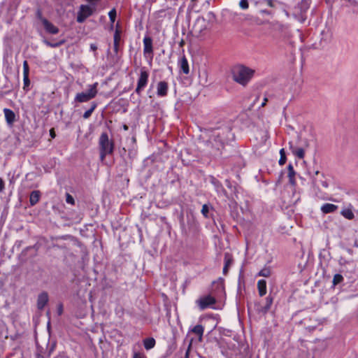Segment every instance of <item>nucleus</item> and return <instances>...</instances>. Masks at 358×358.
<instances>
[{"label":"nucleus","instance_id":"f257e3e1","mask_svg":"<svg viewBox=\"0 0 358 358\" xmlns=\"http://www.w3.org/2000/svg\"><path fill=\"white\" fill-rule=\"evenodd\" d=\"M234 139V134L229 127H225L213 131L206 145L209 147L210 153L213 155H218L224 148V144Z\"/></svg>","mask_w":358,"mask_h":358},{"label":"nucleus","instance_id":"f03ea898","mask_svg":"<svg viewBox=\"0 0 358 358\" xmlns=\"http://www.w3.org/2000/svg\"><path fill=\"white\" fill-rule=\"evenodd\" d=\"M255 71L243 65H237L232 69L233 80L245 86L253 77Z\"/></svg>","mask_w":358,"mask_h":358},{"label":"nucleus","instance_id":"7ed1b4c3","mask_svg":"<svg viewBox=\"0 0 358 358\" xmlns=\"http://www.w3.org/2000/svg\"><path fill=\"white\" fill-rule=\"evenodd\" d=\"M100 160L103 162L107 155H111L114 150V143L110 140L106 132H103L99 139Z\"/></svg>","mask_w":358,"mask_h":358},{"label":"nucleus","instance_id":"20e7f679","mask_svg":"<svg viewBox=\"0 0 358 358\" xmlns=\"http://www.w3.org/2000/svg\"><path fill=\"white\" fill-rule=\"evenodd\" d=\"M98 83L90 85L87 91L76 94L74 101L78 103H85L96 97L98 93Z\"/></svg>","mask_w":358,"mask_h":358},{"label":"nucleus","instance_id":"39448f33","mask_svg":"<svg viewBox=\"0 0 358 358\" xmlns=\"http://www.w3.org/2000/svg\"><path fill=\"white\" fill-rule=\"evenodd\" d=\"M310 7L309 0H301L295 7L293 12L294 17L300 22L306 20V12Z\"/></svg>","mask_w":358,"mask_h":358},{"label":"nucleus","instance_id":"423d86ee","mask_svg":"<svg viewBox=\"0 0 358 358\" xmlns=\"http://www.w3.org/2000/svg\"><path fill=\"white\" fill-rule=\"evenodd\" d=\"M208 29V22L204 19V17H198L192 28V31L197 36H200L204 34V31Z\"/></svg>","mask_w":358,"mask_h":358},{"label":"nucleus","instance_id":"0eeeda50","mask_svg":"<svg viewBox=\"0 0 358 358\" xmlns=\"http://www.w3.org/2000/svg\"><path fill=\"white\" fill-rule=\"evenodd\" d=\"M149 73L144 69H141L140 76L138 79L137 86L135 92L138 94H141V92L146 87L148 82Z\"/></svg>","mask_w":358,"mask_h":358},{"label":"nucleus","instance_id":"6e6552de","mask_svg":"<svg viewBox=\"0 0 358 358\" xmlns=\"http://www.w3.org/2000/svg\"><path fill=\"white\" fill-rule=\"evenodd\" d=\"M196 303L199 306L200 310H203L214 305L216 303V299L210 295H206L199 298L196 300Z\"/></svg>","mask_w":358,"mask_h":358},{"label":"nucleus","instance_id":"1a4fd4ad","mask_svg":"<svg viewBox=\"0 0 358 358\" xmlns=\"http://www.w3.org/2000/svg\"><path fill=\"white\" fill-rule=\"evenodd\" d=\"M93 13L92 8L88 5H81L80 11L78 13L77 22L79 23L83 22L88 17Z\"/></svg>","mask_w":358,"mask_h":358},{"label":"nucleus","instance_id":"9d476101","mask_svg":"<svg viewBox=\"0 0 358 358\" xmlns=\"http://www.w3.org/2000/svg\"><path fill=\"white\" fill-rule=\"evenodd\" d=\"M273 298L271 295H268L266 298V303L264 306H261L259 303H255L256 310L260 313H266L271 308V306L273 303Z\"/></svg>","mask_w":358,"mask_h":358},{"label":"nucleus","instance_id":"9b49d317","mask_svg":"<svg viewBox=\"0 0 358 358\" xmlns=\"http://www.w3.org/2000/svg\"><path fill=\"white\" fill-rule=\"evenodd\" d=\"M29 67L28 62L24 60L23 62V82H24V90H28L30 85V80L29 78Z\"/></svg>","mask_w":358,"mask_h":358},{"label":"nucleus","instance_id":"f8f14e48","mask_svg":"<svg viewBox=\"0 0 358 358\" xmlns=\"http://www.w3.org/2000/svg\"><path fill=\"white\" fill-rule=\"evenodd\" d=\"M169 91V85L165 81H160L157 85V94L158 96L164 97L167 95Z\"/></svg>","mask_w":358,"mask_h":358},{"label":"nucleus","instance_id":"ddd939ff","mask_svg":"<svg viewBox=\"0 0 358 358\" xmlns=\"http://www.w3.org/2000/svg\"><path fill=\"white\" fill-rule=\"evenodd\" d=\"M178 67L180 69V72H181L184 74H186V75L189 74V64H188L187 59L185 55H183L178 60Z\"/></svg>","mask_w":358,"mask_h":358},{"label":"nucleus","instance_id":"4468645a","mask_svg":"<svg viewBox=\"0 0 358 358\" xmlns=\"http://www.w3.org/2000/svg\"><path fill=\"white\" fill-rule=\"evenodd\" d=\"M48 302V294L47 292H43L41 293L37 299V308L38 310H43V308Z\"/></svg>","mask_w":358,"mask_h":358},{"label":"nucleus","instance_id":"2eb2a0df","mask_svg":"<svg viewBox=\"0 0 358 358\" xmlns=\"http://www.w3.org/2000/svg\"><path fill=\"white\" fill-rule=\"evenodd\" d=\"M143 53L145 55L147 54H152L153 48H152V39L149 36H145L143 38Z\"/></svg>","mask_w":358,"mask_h":358},{"label":"nucleus","instance_id":"dca6fc26","mask_svg":"<svg viewBox=\"0 0 358 358\" xmlns=\"http://www.w3.org/2000/svg\"><path fill=\"white\" fill-rule=\"evenodd\" d=\"M3 113H4L5 119H6L7 124L9 126H12L15 121V113L9 108H4Z\"/></svg>","mask_w":358,"mask_h":358},{"label":"nucleus","instance_id":"f3484780","mask_svg":"<svg viewBox=\"0 0 358 358\" xmlns=\"http://www.w3.org/2000/svg\"><path fill=\"white\" fill-rule=\"evenodd\" d=\"M43 25L45 31L49 34H57L59 32V29L48 20H43Z\"/></svg>","mask_w":358,"mask_h":358},{"label":"nucleus","instance_id":"a211bd4d","mask_svg":"<svg viewBox=\"0 0 358 358\" xmlns=\"http://www.w3.org/2000/svg\"><path fill=\"white\" fill-rule=\"evenodd\" d=\"M190 332L198 336L199 341H202L203 334L204 332V327L201 324H197L189 330Z\"/></svg>","mask_w":358,"mask_h":358},{"label":"nucleus","instance_id":"6ab92c4d","mask_svg":"<svg viewBox=\"0 0 358 358\" xmlns=\"http://www.w3.org/2000/svg\"><path fill=\"white\" fill-rule=\"evenodd\" d=\"M320 209L323 213L328 214L335 212L338 209V206L332 203H324Z\"/></svg>","mask_w":358,"mask_h":358},{"label":"nucleus","instance_id":"aec40b11","mask_svg":"<svg viewBox=\"0 0 358 358\" xmlns=\"http://www.w3.org/2000/svg\"><path fill=\"white\" fill-rule=\"evenodd\" d=\"M257 289L260 296L266 294V281L265 280H259L257 282Z\"/></svg>","mask_w":358,"mask_h":358},{"label":"nucleus","instance_id":"412c9836","mask_svg":"<svg viewBox=\"0 0 358 358\" xmlns=\"http://www.w3.org/2000/svg\"><path fill=\"white\" fill-rule=\"evenodd\" d=\"M40 196H41V193L39 191L35 190V191L31 192V193L30 194V196H29L30 205L32 206L36 205L38 202V201L40 199Z\"/></svg>","mask_w":358,"mask_h":358},{"label":"nucleus","instance_id":"4be33fe9","mask_svg":"<svg viewBox=\"0 0 358 358\" xmlns=\"http://www.w3.org/2000/svg\"><path fill=\"white\" fill-rule=\"evenodd\" d=\"M232 264L231 255L229 253L224 254V266L223 268V273L226 275L228 272L229 267Z\"/></svg>","mask_w":358,"mask_h":358},{"label":"nucleus","instance_id":"5701e85b","mask_svg":"<svg viewBox=\"0 0 358 358\" xmlns=\"http://www.w3.org/2000/svg\"><path fill=\"white\" fill-rule=\"evenodd\" d=\"M155 340L153 338H147L143 341V345L146 350H150L155 345Z\"/></svg>","mask_w":358,"mask_h":358},{"label":"nucleus","instance_id":"b1692460","mask_svg":"<svg viewBox=\"0 0 358 358\" xmlns=\"http://www.w3.org/2000/svg\"><path fill=\"white\" fill-rule=\"evenodd\" d=\"M290 148L293 152V154L296 156L299 159H303L304 157V150L303 148H296L292 146V145L290 144Z\"/></svg>","mask_w":358,"mask_h":358},{"label":"nucleus","instance_id":"393cba45","mask_svg":"<svg viewBox=\"0 0 358 358\" xmlns=\"http://www.w3.org/2000/svg\"><path fill=\"white\" fill-rule=\"evenodd\" d=\"M43 42L44 44H45L48 47H50V48H57V47H59L62 45L64 44L65 41L64 40H60V41H59L57 42L52 43V42H50V41H48L47 39H44L43 41Z\"/></svg>","mask_w":358,"mask_h":358},{"label":"nucleus","instance_id":"a878e982","mask_svg":"<svg viewBox=\"0 0 358 358\" xmlns=\"http://www.w3.org/2000/svg\"><path fill=\"white\" fill-rule=\"evenodd\" d=\"M341 214L348 220H352L354 218V213L351 208H344L341 210Z\"/></svg>","mask_w":358,"mask_h":358},{"label":"nucleus","instance_id":"bb28decb","mask_svg":"<svg viewBox=\"0 0 358 358\" xmlns=\"http://www.w3.org/2000/svg\"><path fill=\"white\" fill-rule=\"evenodd\" d=\"M97 107V103L96 102H92L91 103V107L90 109H88L87 110H86L84 113H83V118L84 119H88L92 114V113L94 112V110L96 109V108Z\"/></svg>","mask_w":358,"mask_h":358},{"label":"nucleus","instance_id":"cd10ccee","mask_svg":"<svg viewBox=\"0 0 358 358\" xmlns=\"http://www.w3.org/2000/svg\"><path fill=\"white\" fill-rule=\"evenodd\" d=\"M120 35L117 31H115L114 34V51L115 52H117L118 51V46H119V41H120Z\"/></svg>","mask_w":358,"mask_h":358},{"label":"nucleus","instance_id":"c85d7f7f","mask_svg":"<svg viewBox=\"0 0 358 358\" xmlns=\"http://www.w3.org/2000/svg\"><path fill=\"white\" fill-rule=\"evenodd\" d=\"M280 159H279V164L280 166H282L285 164L286 162V155H285V150L283 148H282L280 150Z\"/></svg>","mask_w":358,"mask_h":358},{"label":"nucleus","instance_id":"c756f323","mask_svg":"<svg viewBox=\"0 0 358 358\" xmlns=\"http://www.w3.org/2000/svg\"><path fill=\"white\" fill-rule=\"evenodd\" d=\"M271 275V271L269 268H264L259 273V276L269 277Z\"/></svg>","mask_w":358,"mask_h":358},{"label":"nucleus","instance_id":"7c9ffc66","mask_svg":"<svg viewBox=\"0 0 358 358\" xmlns=\"http://www.w3.org/2000/svg\"><path fill=\"white\" fill-rule=\"evenodd\" d=\"M343 280V277L341 274H336L333 278V284L336 285Z\"/></svg>","mask_w":358,"mask_h":358},{"label":"nucleus","instance_id":"2f4dec72","mask_svg":"<svg viewBox=\"0 0 358 358\" xmlns=\"http://www.w3.org/2000/svg\"><path fill=\"white\" fill-rule=\"evenodd\" d=\"M210 206L208 204H203L201 208V213L206 217H208Z\"/></svg>","mask_w":358,"mask_h":358},{"label":"nucleus","instance_id":"473e14b6","mask_svg":"<svg viewBox=\"0 0 358 358\" xmlns=\"http://www.w3.org/2000/svg\"><path fill=\"white\" fill-rule=\"evenodd\" d=\"M239 6L243 10H247L249 8V3L248 0H241L239 1Z\"/></svg>","mask_w":358,"mask_h":358},{"label":"nucleus","instance_id":"72a5a7b5","mask_svg":"<svg viewBox=\"0 0 358 358\" xmlns=\"http://www.w3.org/2000/svg\"><path fill=\"white\" fill-rule=\"evenodd\" d=\"M108 16L111 22L113 23L115 21L116 17V10L115 8L110 10V12L108 13Z\"/></svg>","mask_w":358,"mask_h":358},{"label":"nucleus","instance_id":"f704fd0d","mask_svg":"<svg viewBox=\"0 0 358 358\" xmlns=\"http://www.w3.org/2000/svg\"><path fill=\"white\" fill-rule=\"evenodd\" d=\"M287 170H288V178L294 177L296 173L294 170V167L292 164H289L288 165Z\"/></svg>","mask_w":358,"mask_h":358},{"label":"nucleus","instance_id":"c9c22d12","mask_svg":"<svg viewBox=\"0 0 358 358\" xmlns=\"http://www.w3.org/2000/svg\"><path fill=\"white\" fill-rule=\"evenodd\" d=\"M66 202L71 205L75 204V200H74L73 197L69 193L66 194Z\"/></svg>","mask_w":358,"mask_h":358},{"label":"nucleus","instance_id":"e433bc0d","mask_svg":"<svg viewBox=\"0 0 358 358\" xmlns=\"http://www.w3.org/2000/svg\"><path fill=\"white\" fill-rule=\"evenodd\" d=\"M211 182L214 185L216 188L223 189L222 184L214 177L211 178Z\"/></svg>","mask_w":358,"mask_h":358},{"label":"nucleus","instance_id":"4c0bfd02","mask_svg":"<svg viewBox=\"0 0 358 358\" xmlns=\"http://www.w3.org/2000/svg\"><path fill=\"white\" fill-rule=\"evenodd\" d=\"M36 17L38 19L41 20L42 24H43V20H47L46 18L43 17L42 12L40 10L36 11Z\"/></svg>","mask_w":358,"mask_h":358},{"label":"nucleus","instance_id":"58836bf2","mask_svg":"<svg viewBox=\"0 0 358 358\" xmlns=\"http://www.w3.org/2000/svg\"><path fill=\"white\" fill-rule=\"evenodd\" d=\"M133 358H146L145 355L141 352H134Z\"/></svg>","mask_w":358,"mask_h":358},{"label":"nucleus","instance_id":"ea45409f","mask_svg":"<svg viewBox=\"0 0 358 358\" xmlns=\"http://www.w3.org/2000/svg\"><path fill=\"white\" fill-rule=\"evenodd\" d=\"M5 183L3 180L0 178V192H3L4 190Z\"/></svg>","mask_w":358,"mask_h":358},{"label":"nucleus","instance_id":"a19ab883","mask_svg":"<svg viewBox=\"0 0 358 358\" xmlns=\"http://www.w3.org/2000/svg\"><path fill=\"white\" fill-rule=\"evenodd\" d=\"M192 339H191V341L189 342V347H188V349L186 351L185 357V358H188L189 357V348H190V347L192 345Z\"/></svg>","mask_w":358,"mask_h":358},{"label":"nucleus","instance_id":"79ce46f5","mask_svg":"<svg viewBox=\"0 0 358 358\" xmlns=\"http://www.w3.org/2000/svg\"><path fill=\"white\" fill-rule=\"evenodd\" d=\"M90 49H91L92 51H94V52H95V51L97 50V47H96V45L95 44L92 43V44L90 45Z\"/></svg>","mask_w":358,"mask_h":358},{"label":"nucleus","instance_id":"37998d69","mask_svg":"<svg viewBox=\"0 0 358 358\" xmlns=\"http://www.w3.org/2000/svg\"><path fill=\"white\" fill-rule=\"evenodd\" d=\"M289 182H290L292 185H295L296 181H295L294 177L289 178Z\"/></svg>","mask_w":358,"mask_h":358},{"label":"nucleus","instance_id":"c03bdc74","mask_svg":"<svg viewBox=\"0 0 358 358\" xmlns=\"http://www.w3.org/2000/svg\"><path fill=\"white\" fill-rule=\"evenodd\" d=\"M321 185L322 187H324V188H327L328 186H329V184L327 181H322L321 182Z\"/></svg>","mask_w":358,"mask_h":358},{"label":"nucleus","instance_id":"a18cd8bd","mask_svg":"<svg viewBox=\"0 0 358 358\" xmlns=\"http://www.w3.org/2000/svg\"><path fill=\"white\" fill-rule=\"evenodd\" d=\"M62 312H63V308H62V306L60 305L58 308V314L62 315Z\"/></svg>","mask_w":358,"mask_h":358},{"label":"nucleus","instance_id":"49530a36","mask_svg":"<svg viewBox=\"0 0 358 358\" xmlns=\"http://www.w3.org/2000/svg\"><path fill=\"white\" fill-rule=\"evenodd\" d=\"M50 136H51V137H52V138H55V132H54L53 129H50Z\"/></svg>","mask_w":358,"mask_h":358},{"label":"nucleus","instance_id":"de8ad7c7","mask_svg":"<svg viewBox=\"0 0 358 358\" xmlns=\"http://www.w3.org/2000/svg\"><path fill=\"white\" fill-rule=\"evenodd\" d=\"M208 16L209 17V19H210V20L211 19V17H214V15H213V13H211V12H209V13H208Z\"/></svg>","mask_w":358,"mask_h":358},{"label":"nucleus","instance_id":"09e8293b","mask_svg":"<svg viewBox=\"0 0 358 358\" xmlns=\"http://www.w3.org/2000/svg\"><path fill=\"white\" fill-rule=\"evenodd\" d=\"M122 127L124 131H127L129 129V127L127 124H124Z\"/></svg>","mask_w":358,"mask_h":358},{"label":"nucleus","instance_id":"8fccbe9b","mask_svg":"<svg viewBox=\"0 0 358 358\" xmlns=\"http://www.w3.org/2000/svg\"><path fill=\"white\" fill-rule=\"evenodd\" d=\"M266 101H267V99H266V98H265V99H264V101H263V103H262V107H264V106L266 105Z\"/></svg>","mask_w":358,"mask_h":358},{"label":"nucleus","instance_id":"3c124183","mask_svg":"<svg viewBox=\"0 0 358 358\" xmlns=\"http://www.w3.org/2000/svg\"><path fill=\"white\" fill-rule=\"evenodd\" d=\"M313 182H314L315 184H316V183H317V180H316V179L313 178Z\"/></svg>","mask_w":358,"mask_h":358},{"label":"nucleus","instance_id":"603ef678","mask_svg":"<svg viewBox=\"0 0 358 358\" xmlns=\"http://www.w3.org/2000/svg\"><path fill=\"white\" fill-rule=\"evenodd\" d=\"M315 174L316 176H317V175L319 174V171H315Z\"/></svg>","mask_w":358,"mask_h":358},{"label":"nucleus","instance_id":"864d4df0","mask_svg":"<svg viewBox=\"0 0 358 358\" xmlns=\"http://www.w3.org/2000/svg\"><path fill=\"white\" fill-rule=\"evenodd\" d=\"M192 2H194V1H196V0H192Z\"/></svg>","mask_w":358,"mask_h":358}]
</instances>
